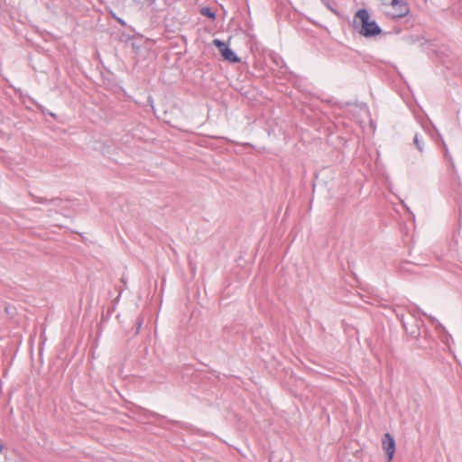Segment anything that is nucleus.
<instances>
[{
    "label": "nucleus",
    "mask_w": 462,
    "mask_h": 462,
    "mask_svg": "<svg viewBox=\"0 0 462 462\" xmlns=\"http://www.w3.org/2000/svg\"><path fill=\"white\" fill-rule=\"evenodd\" d=\"M353 27L365 38L374 37L382 32V29L375 21H369V13L366 9H360L356 13Z\"/></svg>",
    "instance_id": "obj_1"
},
{
    "label": "nucleus",
    "mask_w": 462,
    "mask_h": 462,
    "mask_svg": "<svg viewBox=\"0 0 462 462\" xmlns=\"http://www.w3.org/2000/svg\"><path fill=\"white\" fill-rule=\"evenodd\" d=\"M213 44L219 50L223 59L231 63H237L240 61V59L236 56V54L221 40L215 39L213 41Z\"/></svg>",
    "instance_id": "obj_2"
},
{
    "label": "nucleus",
    "mask_w": 462,
    "mask_h": 462,
    "mask_svg": "<svg viewBox=\"0 0 462 462\" xmlns=\"http://www.w3.org/2000/svg\"><path fill=\"white\" fill-rule=\"evenodd\" d=\"M383 447L388 456V461H391L395 452V440L390 433L383 435Z\"/></svg>",
    "instance_id": "obj_3"
},
{
    "label": "nucleus",
    "mask_w": 462,
    "mask_h": 462,
    "mask_svg": "<svg viewBox=\"0 0 462 462\" xmlns=\"http://www.w3.org/2000/svg\"><path fill=\"white\" fill-rule=\"evenodd\" d=\"M392 9L393 18H402L406 16L410 11L408 4L403 0H398V3L393 5Z\"/></svg>",
    "instance_id": "obj_4"
},
{
    "label": "nucleus",
    "mask_w": 462,
    "mask_h": 462,
    "mask_svg": "<svg viewBox=\"0 0 462 462\" xmlns=\"http://www.w3.org/2000/svg\"><path fill=\"white\" fill-rule=\"evenodd\" d=\"M33 200L34 202L36 203H41V204H52L54 206H59V203L61 201L60 199H52L51 200H48L47 199L45 198H42V197H36V196H33Z\"/></svg>",
    "instance_id": "obj_5"
},
{
    "label": "nucleus",
    "mask_w": 462,
    "mask_h": 462,
    "mask_svg": "<svg viewBox=\"0 0 462 462\" xmlns=\"http://www.w3.org/2000/svg\"><path fill=\"white\" fill-rule=\"evenodd\" d=\"M413 144L415 145V147L418 149V151L420 153H422L424 152V141L419 134H416L414 135Z\"/></svg>",
    "instance_id": "obj_6"
},
{
    "label": "nucleus",
    "mask_w": 462,
    "mask_h": 462,
    "mask_svg": "<svg viewBox=\"0 0 462 462\" xmlns=\"http://www.w3.org/2000/svg\"><path fill=\"white\" fill-rule=\"evenodd\" d=\"M200 14L212 20L216 18V14L209 7H203L200 11Z\"/></svg>",
    "instance_id": "obj_7"
},
{
    "label": "nucleus",
    "mask_w": 462,
    "mask_h": 462,
    "mask_svg": "<svg viewBox=\"0 0 462 462\" xmlns=\"http://www.w3.org/2000/svg\"><path fill=\"white\" fill-rule=\"evenodd\" d=\"M439 137L440 138V141H441V144L443 146V150H444V154H445V157L448 158L451 162H452V158L449 154V152H448V146L444 141V139L442 138V136L440 134H439Z\"/></svg>",
    "instance_id": "obj_8"
},
{
    "label": "nucleus",
    "mask_w": 462,
    "mask_h": 462,
    "mask_svg": "<svg viewBox=\"0 0 462 462\" xmlns=\"http://www.w3.org/2000/svg\"><path fill=\"white\" fill-rule=\"evenodd\" d=\"M429 319L436 326L437 329H444L443 326L434 318L431 316H427Z\"/></svg>",
    "instance_id": "obj_9"
},
{
    "label": "nucleus",
    "mask_w": 462,
    "mask_h": 462,
    "mask_svg": "<svg viewBox=\"0 0 462 462\" xmlns=\"http://www.w3.org/2000/svg\"><path fill=\"white\" fill-rule=\"evenodd\" d=\"M398 0H382V4L385 6L393 7V5H396Z\"/></svg>",
    "instance_id": "obj_10"
},
{
    "label": "nucleus",
    "mask_w": 462,
    "mask_h": 462,
    "mask_svg": "<svg viewBox=\"0 0 462 462\" xmlns=\"http://www.w3.org/2000/svg\"><path fill=\"white\" fill-rule=\"evenodd\" d=\"M321 2L330 10L332 11L333 13H337L336 10L332 7V5H330V0H321Z\"/></svg>",
    "instance_id": "obj_11"
},
{
    "label": "nucleus",
    "mask_w": 462,
    "mask_h": 462,
    "mask_svg": "<svg viewBox=\"0 0 462 462\" xmlns=\"http://www.w3.org/2000/svg\"><path fill=\"white\" fill-rule=\"evenodd\" d=\"M148 103L150 104V106L153 108V100H152V97H148Z\"/></svg>",
    "instance_id": "obj_12"
},
{
    "label": "nucleus",
    "mask_w": 462,
    "mask_h": 462,
    "mask_svg": "<svg viewBox=\"0 0 462 462\" xmlns=\"http://www.w3.org/2000/svg\"><path fill=\"white\" fill-rule=\"evenodd\" d=\"M401 320H402V326L404 327L405 330L408 331V328L406 327L404 320L402 319Z\"/></svg>",
    "instance_id": "obj_13"
},
{
    "label": "nucleus",
    "mask_w": 462,
    "mask_h": 462,
    "mask_svg": "<svg viewBox=\"0 0 462 462\" xmlns=\"http://www.w3.org/2000/svg\"><path fill=\"white\" fill-rule=\"evenodd\" d=\"M135 5H140L142 0H133Z\"/></svg>",
    "instance_id": "obj_14"
},
{
    "label": "nucleus",
    "mask_w": 462,
    "mask_h": 462,
    "mask_svg": "<svg viewBox=\"0 0 462 462\" xmlns=\"http://www.w3.org/2000/svg\"><path fill=\"white\" fill-rule=\"evenodd\" d=\"M411 334L413 335L414 337L420 336V333L416 334L415 331H411Z\"/></svg>",
    "instance_id": "obj_15"
},
{
    "label": "nucleus",
    "mask_w": 462,
    "mask_h": 462,
    "mask_svg": "<svg viewBox=\"0 0 462 462\" xmlns=\"http://www.w3.org/2000/svg\"><path fill=\"white\" fill-rule=\"evenodd\" d=\"M401 271L402 272H404V271H409L408 269H405V267L403 265L401 266Z\"/></svg>",
    "instance_id": "obj_16"
},
{
    "label": "nucleus",
    "mask_w": 462,
    "mask_h": 462,
    "mask_svg": "<svg viewBox=\"0 0 462 462\" xmlns=\"http://www.w3.org/2000/svg\"><path fill=\"white\" fill-rule=\"evenodd\" d=\"M3 450H4V445H2V444L0 443V454L3 452Z\"/></svg>",
    "instance_id": "obj_17"
},
{
    "label": "nucleus",
    "mask_w": 462,
    "mask_h": 462,
    "mask_svg": "<svg viewBox=\"0 0 462 462\" xmlns=\"http://www.w3.org/2000/svg\"><path fill=\"white\" fill-rule=\"evenodd\" d=\"M118 22L122 24H124V22L121 19H118Z\"/></svg>",
    "instance_id": "obj_18"
}]
</instances>
